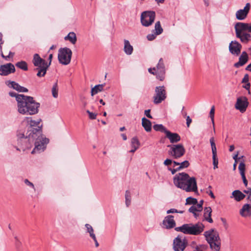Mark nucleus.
Returning a JSON list of instances; mask_svg holds the SVG:
<instances>
[{
    "label": "nucleus",
    "instance_id": "nucleus-7",
    "mask_svg": "<svg viewBox=\"0 0 251 251\" xmlns=\"http://www.w3.org/2000/svg\"><path fill=\"white\" fill-rule=\"evenodd\" d=\"M32 63L36 67L34 70L38 71L37 76L40 77L44 76L49 68L48 62L42 58L38 53H35L33 55Z\"/></svg>",
    "mask_w": 251,
    "mask_h": 251
},
{
    "label": "nucleus",
    "instance_id": "nucleus-49",
    "mask_svg": "<svg viewBox=\"0 0 251 251\" xmlns=\"http://www.w3.org/2000/svg\"><path fill=\"white\" fill-rule=\"evenodd\" d=\"M157 35L155 34H149L147 35V39L149 41H152L153 40H154L156 36Z\"/></svg>",
    "mask_w": 251,
    "mask_h": 251
},
{
    "label": "nucleus",
    "instance_id": "nucleus-64",
    "mask_svg": "<svg viewBox=\"0 0 251 251\" xmlns=\"http://www.w3.org/2000/svg\"><path fill=\"white\" fill-rule=\"evenodd\" d=\"M234 145H230L229 146V151L231 152L232 151L234 150Z\"/></svg>",
    "mask_w": 251,
    "mask_h": 251
},
{
    "label": "nucleus",
    "instance_id": "nucleus-41",
    "mask_svg": "<svg viewBox=\"0 0 251 251\" xmlns=\"http://www.w3.org/2000/svg\"><path fill=\"white\" fill-rule=\"evenodd\" d=\"M126 197V204L127 206H128L130 204L131 199H130V195L129 191L127 190L125 194Z\"/></svg>",
    "mask_w": 251,
    "mask_h": 251
},
{
    "label": "nucleus",
    "instance_id": "nucleus-31",
    "mask_svg": "<svg viewBox=\"0 0 251 251\" xmlns=\"http://www.w3.org/2000/svg\"><path fill=\"white\" fill-rule=\"evenodd\" d=\"M104 86V84H99L95 86L91 89V95L93 96L98 92L102 91L103 90Z\"/></svg>",
    "mask_w": 251,
    "mask_h": 251
},
{
    "label": "nucleus",
    "instance_id": "nucleus-23",
    "mask_svg": "<svg viewBox=\"0 0 251 251\" xmlns=\"http://www.w3.org/2000/svg\"><path fill=\"white\" fill-rule=\"evenodd\" d=\"M166 137L168 138L171 143H176L179 142L181 138L178 134L176 133H172L169 130L166 133Z\"/></svg>",
    "mask_w": 251,
    "mask_h": 251
},
{
    "label": "nucleus",
    "instance_id": "nucleus-18",
    "mask_svg": "<svg viewBox=\"0 0 251 251\" xmlns=\"http://www.w3.org/2000/svg\"><path fill=\"white\" fill-rule=\"evenodd\" d=\"M210 143L211 146L212 152V159L213 163L214 165V169L218 168V159L217 157V149L215 143L214 138L213 137H211L210 139Z\"/></svg>",
    "mask_w": 251,
    "mask_h": 251
},
{
    "label": "nucleus",
    "instance_id": "nucleus-52",
    "mask_svg": "<svg viewBox=\"0 0 251 251\" xmlns=\"http://www.w3.org/2000/svg\"><path fill=\"white\" fill-rule=\"evenodd\" d=\"M246 84L243 87L248 91V93H250L251 84L249 82L246 83Z\"/></svg>",
    "mask_w": 251,
    "mask_h": 251
},
{
    "label": "nucleus",
    "instance_id": "nucleus-20",
    "mask_svg": "<svg viewBox=\"0 0 251 251\" xmlns=\"http://www.w3.org/2000/svg\"><path fill=\"white\" fill-rule=\"evenodd\" d=\"M248 60V55L245 51H244L239 56L238 62L235 63L234 66L237 68L243 66L247 63Z\"/></svg>",
    "mask_w": 251,
    "mask_h": 251
},
{
    "label": "nucleus",
    "instance_id": "nucleus-25",
    "mask_svg": "<svg viewBox=\"0 0 251 251\" xmlns=\"http://www.w3.org/2000/svg\"><path fill=\"white\" fill-rule=\"evenodd\" d=\"M176 231H180L186 234L191 235V224H186L181 226L175 228Z\"/></svg>",
    "mask_w": 251,
    "mask_h": 251
},
{
    "label": "nucleus",
    "instance_id": "nucleus-50",
    "mask_svg": "<svg viewBox=\"0 0 251 251\" xmlns=\"http://www.w3.org/2000/svg\"><path fill=\"white\" fill-rule=\"evenodd\" d=\"M244 192L249 194L248 199L251 201V188H248L247 190L244 191Z\"/></svg>",
    "mask_w": 251,
    "mask_h": 251
},
{
    "label": "nucleus",
    "instance_id": "nucleus-19",
    "mask_svg": "<svg viewBox=\"0 0 251 251\" xmlns=\"http://www.w3.org/2000/svg\"><path fill=\"white\" fill-rule=\"evenodd\" d=\"M173 215H168L163 221V226L166 229H171L175 227L176 222Z\"/></svg>",
    "mask_w": 251,
    "mask_h": 251
},
{
    "label": "nucleus",
    "instance_id": "nucleus-15",
    "mask_svg": "<svg viewBox=\"0 0 251 251\" xmlns=\"http://www.w3.org/2000/svg\"><path fill=\"white\" fill-rule=\"evenodd\" d=\"M248 104L249 102L247 98L246 97H241L237 100L235 108L239 110L240 112H244L246 111Z\"/></svg>",
    "mask_w": 251,
    "mask_h": 251
},
{
    "label": "nucleus",
    "instance_id": "nucleus-11",
    "mask_svg": "<svg viewBox=\"0 0 251 251\" xmlns=\"http://www.w3.org/2000/svg\"><path fill=\"white\" fill-rule=\"evenodd\" d=\"M156 13L153 11H145L141 15V23L143 26L148 27L151 25L154 21Z\"/></svg>",
    "mask_w": 251,
    "mask_h": 251
},
{
    "label": "nucleus",
    "instance_id": "nucleus-28",
    "mask_svg": "<svg viewBox=\"0 0 251 251\" xmlns=\"http://www.w3.org/2000/svg\"><path fill=\"white\" fill-rule=\"evenodd\" d=\"M142 125L145 130L147 132H150L151 129V121L144 117L142 119Z\"/></svg>",
    "mask_w": 251,
    "mask_h": 251
},
{
    "label": "nucleus",
    "instance_id": "nucleus-17",
    "mask_svg": "<svg viewBox=\"0 0 251 251\" xmlns=\"http://www.w3.org/2000/svg\"><path fill=\"white\" fill-rule=\"evenodd\" d=\"M242 45L236 41H232L229 45V52L233 55L238 56L241 53Z\"/></svg>",
    "mask_w": 251,
    "mask_h": 251
},
{
    "label": "nucleus",
    "instance_id": "nucleus-22",
    "mask_svg": "<svg viewBox=\"0 0 251 251\" xmlns=\"http://www.w3.org/2000/svg\"><path fill=\"white\" fill-rule=\"evenodd\" d=\"M204 226L201 223L196 224H191V235H197L201 234L204 230Z\"/></svg>",
    "mask_w": 251,
    "mask_h": 251
},
{
    "label": "nucleus",
    "instance_id": "nucleus-38",
    "mask_svg": "<svg viewBox=\"0 0 251 251\" xmlns=\"http://www.w3.org/2000/svg\"><path fill=\"white\" fill-rule=\"evenodd\" d=\"M85 227L87 228V232L90 234V236L91 237H93V236H95V234L94 233V229L90 225L86 224L85 225Z\"/></svg>",
    "mask_w": 251,
    "mask_h": 251
},
{
    "label": "nucleus",
    "instance_id": "nucleus-8",
    "mask_svg": "<svg viewBox=\"0 0 251 251\" xmlns=\"http://www.w3.org/2000/svg\"><path fill=\"white\" fill-rule=\"evenodd\" d=\"M149 72L156 75V78L163 81L165 77L166 70L163 58H161L156 67L150 68Z\"/></svg>",
    "mask_w": 251,
    "mask_h": 251
},
{
    "label": "nucleus",
    "instance_id": "nucleus-47",
    "mask_svg": "<svg viewBox=\"0 0 251 251\" xmlns=\"http://www.w3.org/2000/svg\"><path fill=\"white\" fill-rule=\"evenodd\" d=\"M86 112L89 115V117L91 120H94L96 119L97 114L95 113H93L90 112L89 110H87Z\"/></svg>",
    "mask_w": 251,
    "mask_h": 251
},
{
    "label": "nucleus",
    "instance_id": "nucleus-53",
    "mask_svg": "<svg viewBox=\"0 0 251 251\" xmlns=\"http://www.w3.org/2000/svg\"><path fill=\"white\" fill-rule=\"evenodd\" d=\"M9 95L12 97H15L16 100H17V97H18L19 95H23V94H17L15 92H10L9 93Z\"/></svg>",
    "mask_w": 251,
    "mask_h": 251
},
{
    "label": "nucleus",
    "instance_id": "nucleus-12",
    "mask_svg": "<svg viewBox=\"0 0 251 251\" xmlns=\"http://www.w3.org/2000/svg\"><path fill=\"white\" fill-rule=\"evenodd\" d=\"M171 148L170 154L175 158H178L183 156L185 152L184 148L182 144L168 146Z\"/></svg>",
    "mask_w": 251,
    "mask_h": 251
},
{
    "label": "nucleus",
    "instance_id": "nucleus-26",
    "mask_svg": "<svg viewBox=\"0 0 251 251\" xmlns=\"http://www.w3.org/2000/svg\"><path fill=\"white\" fill-rule=\"evenodd\" d=\"M212 209L210 207H206L204 209L203 217L204 220L209 222L212 223L213 221L211 218Z\"/></svg>",
    "mask_w": 251,
    "mask_h": 251
},
{
    "label": "nucleus",
    "instance_id": "nucleus-2",
    "mask_svg": "<svg viewBox=\"0 0 251 251\" xmlns=\"http://www.w3.org/2000/svg\"><path fill=\"white\" fill-rule=\"evenodd\" d=\"M27 126V131L26 133V136L23 133H18V143L21 142H26L31 139L36 138L37 135L42 133V125L40 124L41 119H39L37 120H33L31 118L28 117L26 118Z\"/></svg>",
    "mask_w": 251,
    "mask_h": 251
},
{
    "label": "nucleus",
    "instance_id": "nucleus-10",
    "mask_svg": "<svg viewBox=\"0 0 251 251\" xmlns=\"http://www.w3.org/2000/svg\"><path fill=\"white\" fill-rule=\"evenodd\" d=\"M167 96V91L164 86H156L153 96V103L155 104L161 103L166 100Z\"/></svg>",
    "mask_w": 251,
    "mask_h": 251
},
{
    "label": "nucleus",
    "instance_id": "nucleus-14",
    "mask_svg": "<svg viewBox=\"0 0 251 251\" xmlns=\"http://www.w3.org/2000/svg\"><path fill=\"white\" fill-rule=\"evenodd\" d=\"M15 72V66L13 64L11 63L1 65L0 66V75L6 76L11 74L14 73Z\"/></svg>",
    "mask_w": 251,
    "mask_h": 251
},
{
    "label": "nucleus",
    "instance_id": "nucleus-37",
    "mask_svg": "<svg viewBox=\"0 0 251 251\" xmlns=\"http://www.w3.org/2000/svg\"><path fill=\"white\" fill-rule=\"evenodd\" d=\"M196 206H194V205L192 206L189 209V211L193 214L194 217L196 218H197L200 215V212H198V210L196 208Z\"/></svg>",
    "mask_w": 251,
    "mask_h": 251
},
{
    "label": "nucleus",
    "instance_id": "nucleus-60",
    "mask_svg": "<svg viewBox=\"0 0 251 251\" xmlns=\"http://www.w3.org/2000/svg\"><path fill=\"white\" fill-rule=\"evenodd\" d=\"M52 57H53L52 54L51 53V54H50L49 55V58H48L49 62V63H48V65H49V67L51 64V61H52Z\"/></svg>",
    "mask_w": 251,
    "mask_h": 251
},
{
    "label": "nucleus",
    "instance_id": "nucleus-24",
    "mask_svg": "<svg viewBox=\"0 0 251 251\" xmlns=\"http://www.w3.org/2000/svg\"><path fill=\"white\" fill-rule=\"evenodd\" d=\"M240 214L243 217L251 216V204H245L240 210Z\"/></svg>",
    "mask_w": 251,
    "mask_h": 251
},
{
    "label": "nucleus",
    "instance_id": "nucleus-16",
    "mask_svg": "<svg viewBox=\"0 0 251 251\" xmlns=\"http://www.w3.org/2000/svg\"><path fill=\"white\" fill-rule=\"evenodd\" d=\"M251 8V4L250 3H247L246 6L243 9H239L236 12V18L238 20H245L250 11Z\"/></svg>",
    "mask_w": 251,
    "mask_h": 251
},
{
    "label": "nucleus",
    "instance_id": "nucleus-29",
    "mask_svg": "<svg viewBox=\"0 0 251 251\" xmlns=\"http://www.w3.org/2000/svg\"><path fill=\"white\" fill-rule=\"evenodd\" d=\"M232 196L237 201H239L245 198V195L239 190L234 191L232 192Z\"/></svg>",
    "mask_w": 251,
    "mask_h": 251
},
{
    "label": "nucleus",
    "instance_id": "nucleus-43",
    "mask_svg": "<svg viewBox=\"0 0 251 251\" xmlns=\"http://www.w3.org/2000/svg\"><path fill=\"white\" fill-rule=\"evenodd\" d=\"M214 112H215V108H214V106H213L212 107V108H211V110H210V111L209 113V115H210V117L211 119V121H212V122L214 127Z\"/></svg>",
    "mask_w": 251,
    "mask_h": 251
},
{
    "label": "nucleus",
    "instance_id": "nucleus-13",
    "mask_svg": "<svg viewBox=\"0 0 251 251\" xmlns=\"http://www.w3.org/2000/svg\"><path fill=\"white\" fill-rule=\"evenodd\" d=\"M188 244L187 241L182 239V237L178 235L173 242V249L175 251H183Z\"/></svg>",
    "mask_w": 251,
    "mask_h": 251
},
{
    "label": "nucleus",
    "instance_id": "nucleus-27",
    "mask_svg": "<svg viewBox=\"0 0 251 251\" xmlns=\"http://www.w3.org/2000/svg\"><path fill=\"white\" fill-rule=\"evenodd\" d=\"M133 50V47L127 40H124V51L127 55H130Z\"/></svg>",
    "mask_w": 251,
    "mask_h": 251
},
{
    "label": "nucleus",
    "instance_id": "nucleus-5",
    "mask_svg": "<svg viewBox=\"0 0 251 251\" xmlns=\"http://www.w3.org/2000/svg\"><path fill=\"white\" fill-rule=\"evenodd\" d=\"M236 37L242 43L247 44L251 39V23L238 22L235 25Z\"/></svg>",
    "mask_w": 251,
    "mask_h": 251
},
{
    "label": "nucleus",
    "instance_id": "nucleus-61",
    "mask_svg": "<svg viewBox=\"0 0 251 251\" xmlns=\"http://www.w3.org/2000/svg\"><path fill=\"white\" fill-rule=\"evenodd\" d=\"M94 241L95 243V246L96 247H98L99 246V244L97 241V240L96 239V236H93V237H91Z\"/></svg>",
    "mask_w": 251,
    "mask_h": 251
},
{
    "label": "nucleus",
    "instance_id": "nucleus-56",
    "mask_svg": "<svg viewBox=\"0 0 251 251\" xmlns=\"http://www.w3.org/2000/svg\"><path fill=\"white\" fill-rule=\"evenodd\" d=\"M178 212V210L175 208H171L167 211V214L175 213Z\"/></svg>",
    "mask_w": 251,
    "mask_h": 251
},
{
    "label": "nucleus",
    "instance_id": "nucleus-9",
    "mask_svg": "<svg viewBox=\"0 0 251 251\" xmlns=\"http://www.w3.org/2000/svg\"><path fill=\"white\" fill-rule=\"evenodd\" d=\"M72 55V51L69 48L67 47L60 48L58 50V61L60 63L67 65L70 63Z\"/></svg>",
    "mask_w": 251,
    "mask_h": 251
},
{
    "label": "nucleus",
    "instance_id": "nucleus-54",
    "mask_svg": "<svg viewBox=\"0 0 251 251\" xmlns=\"http://www.w3.org/2000/svg\"><path fill=\"white\" fill-rule=\"evenodd\" d=\"M192 122V119L190 118V116H187L186 117V125L187 127H189L190 124Z\"/></svg>",
    "mask_w": 251,
    "mask_h": 251
},
{
    "label": "nucleus",
    "instance_id": "nucleus-6",
    "mask_svg": "<svg viewBox=\"0 0 251 251\" xmlns=\"http://www.w3.org/2000/svg\"><path fill=\"white\" fill-rule=\"evenodd\" d=\"M203 235L213 251H221V239L217 231L210 229L205 231Z\"/></svg>",
    "mask_w": 251,
    "mask_h": 251
},
{
    "label": "nucleus",
    "instance_id": "nucleus-58",
    "mask_svg": "<svg viewBox=\"0 0 251 251\" xmlns=\"http://www.w3.org/2000/svg\"><path fill=\"white\" fill-rule=\"evenodd\" d=\"M150 111H151V110L150 109L146 110L145 111V114L146 115V116L147 117H148L149 118H152V116L150 114Z\"/></svg>",
    "mask_w": 251,
    "mask_h": 251
},
{
    "label": "nucleus",
    "instance_id": "nucleus-44",
    "mask_svg": "<svg viewBox=\"0 0 251 251\" xmlns=\"http://www.w3.org/2000/svg\"><path fill=\"white\" fill-rule=\"evenodd\" d=\"M189 165L190 164L189 161L185 160L180 164V166L178 167V169L180 170L182 168H187Z\"/></svg>",
    "mask_w": 251,
    "mask_h": 251
},
{
    "label": "nucleus",
    "instance_id": "nucleus-40",
    "mask_svg": "<svg viewBox=\"0 0 251 251\" xmlns=\"http://www.w3.org/2000/svg\"><path fill=\"white\" fill-rule=\"evenodd\" d=\"M186 204H196L197 203V200L192 197H188L186 199Z\"/></svg>",
    "mask_w": 251,
    "mask_h": 251
},
{
    "label": "nucleus",
    "instance_id": "nucleus-4",
    "mask_svg": "<svg viewBox=\"0 0 251 251\" xmlns=\"http://www.w3.org/2000/svg\"><path fill=\"white\" fill-rule=\"evenodd\" d=\"M35 140V147L31 153H40L43 151L46 148L47 144L49 143V139L46 138L42 133L37 135L36 138L27 141L26 142H21L18 143L21 146L23 151L28 149L31 148V142Z\"/></svg>",
    "mask_w": 251,
    "mask_h": 251
},
{
    "label": "nucleus",
    "instance_id": "nucleus-45",
    "mask_svg": "<svg viewBox=\"0 0 251 251\" xmlns=\"http://www.w3.org/2000/svg\"><path fill=\"white\" fill-rule=\"evenodd\" d=\"M212 186L209 185L208 188L206 189V193L208 194L210 197L212 199H215V196L213 194V193L212 192Z\"/></svg>",
    "mask_w": 251,
    "mask_h": 251
},
{
    "label": "nucleus",
    "instance_id": "nucleus-62",
    "mask_svg": "<svg viewBox=\"0 0 251 251\" xmlns=\"http://www.w3.org/2000/svg\"><path fill=\"white\" fill-rule=\"evenodd\" d=\"M169 170H170L171 171L172 174H174L176 171H179L180 170L178 169V168H176V169H169Z\"/></svg>",
    "mask_w": 251,
    "mask_h": 251
},
{
    "label": "nucleus",
    "instance_id": "nucleus-46",
    "mask_svg": "<svg viewBox=\"0 0 251 251\" xmlns=\"http://www.w3.org/2000/svg\"><path fill=\"white\" fill-rule=\"evenodd\" d=\"M14 55V53L10 51L9 54L7 56L4 55L3 52H1V57L6 60H8V59L10 57L12 58Z\"/></svg>",
    "mask_w": 251,
    "mask_h": 251
},
{
    "label": "nucleus",
    "instance_id": "nucleus-63",
    "mask_svg": "<svg viewBox=\"0 0 251 251\" xmlns=\"http://www.w3.org/2000/svg\"><path fill=\"white\" fill-rule=\"evenodd\" d=\"M245 69L247 71L251 72V63L246 67Z\"/></svg>",
    "mask_w": 251,
    "mask_h": 251
},
{
    "label": "nucleus",
    "instance_id": "nucleus-48",
    "mask_svg": "<svg viewBox=\"0 0 251 251\" xmlns=\"http://www.w3.org/2000/svg\"><path fill=\"white\" fill-rule=\"evenodd\" d=\"M24 182L26 185L31 187L34 189V191H35L36 190L34 185L32 182H30L27 179H25Z\"/></svg>",
    "mask_w": 251,
    "mask_h": 251
},
{
    "label": "nucleus",
    "instance_id": "nucleus-33",
    "mask_svg": "<svg viewBox=\"0 0 251 251\" xmlns=\"http://www.w3.org/2000/svg\"><path fill=\"white\" fill-rule=\"evenodd\" d=\"M154 31L156 35H160L163 32V30L160 21H158L155 24Z\"/></svg>",
    "mask_w": 251,
    "mask_h": 251
},
{
    "label": "nucleus",
    "instance_id": "nucleus-1",
    "mask_svg": "<svg viewBox=\"0 0 251 251\" xmlns=\"http://www.w3.org/2000/svg\"><path fill=\"white\" fill-rule=\"evenodd\" d=\"M17 110L22 115H32L38 112L40 103L30 96L19 95L17 97Z\"/></svg>",
    "mask_w": 251,
    "mask_h": 251
},
{
    "label": "nucleus",
    "instance_id": "nucleus-51",
    "mask_svg": "<svg viewBox=\"0 0 251 251\" xmlns=\"http://www.w3.org/2000/svg\"><path fill=\"white\" fill-rule=\"evenodd\" d=\"M249 75L248 74H246L244 75V78L242 79V83H248V82H249Z\"/></svg>",
    "mask_w": 251,
    "mask_h": 251
},
{
    "label": "nucleus",
    "instance_id": "nucleus-3",
    "mask_svg": "<svg viewBox=\"0 0 251 251\" xmlns=\"http://www.w3.org/2000/svg\"><path fill=\"white\" fill-rule=\"evenodd\" d=\"M174 183L177 187L186 192H196L198 188L195 177H190L185 173H179L174 178Z\"/></svg>",
    "mask_w": 251,
    "mask_h": 251
},
{
    "label": "nucleus",
    "instance_id": "nucleus-32",
    "mask_svg": "<svg viewBox=\"0 0 251 251\" xmlns=\"http://www.w3.org/2000/svg\"><path fill=\"white\" fill-rule=\"evenodd\" d=\"M153 128L154 130L157 131H160L161 132H164L165 134L168 131V130H167L164 126H163L161 124H156L154 125L153 126Z\"/></svg>",
    "mask_w": 251,
    "mask_h": 251
},
{
    "label": "nucleus",
    "instance_id": "nucleus-34",
    "mask_svg": "<svg viewBox=\"0 0 251 251\" xmlns=\"http://www.w3.org/2000/svg\"><path fill=\"white\" fill-rule=\"evenodd\" d=\"M51 94L54 98H57L58 96V87L57 81L53 85L51 89Z\"/></svg>",
    "mask_w": 251,
    "mask_h": 251
},
{
    "label": "nucleus",
    "instance_id": "nucleus-59",
    "mask_svg": "<svg viewBox=\"0 0 251 251\" xmlns=\"http://www.w3.org/2000/svg\"><path fill=\"white\" fill-rule=\"evenodd\" d=\"M241 176H242V178L243 179V181L244 184H245V185L246 186H247V185H248V181H247V179L246 178L245 175Z\"/></svg>",
    "mask_w": 251,
    "mask_h": 251
},
{
    "label": "nucleus",
    "instance_id": "nucleus-30",
    "mask_svg": "<svg viewBox=\"0 0 251 251\" xmlns=\"http://www.w3.org/2000/svg\"><path fill=\"white\" fill-rule=\"evenodd\" d=\"M64 39L65 40L69 41L72 44H75L76 42V34L74 32H70L67 36L65 37Z\"/></svg>",
    "mask_w": 251,
    "mask_h": 251
},
{
    "label": "nucleus",
    "instance_id": "nucleus-35",
    "mask_svg": "<svg viewBox=\"0 0 251 251\" xmlns=\"http://www.w3.org/2000/svg\"><path fill=\"white\" fill-rule=\"evenodd\" d=\"M16 66L24 71H27L28 70L27 64L24 61L17 62L16 64Z\"/></svg>",
    "mask_w": 251,
    "mask_h": 251
},
{
    "label": "nucleus",
    "instance_id": "nucleus-42",
    "mask_svg": "<svg viewBox=\"0 0 251 251\" xmlns=\"http://www.w3.org/2000/svg\"><path fill=\"white\" fill-rule=\"evenodd\" d=\"M207 246L205 245H199L197 246L195 249L194 251H205L207 249Z\"/></svg>",
    "mask_w": 251,
    "mask_h": 251
},
{
    "label": "nucleus",
    "instance_id": "nucleus-36",
    "mask_svg": "<svg viewBox=\"0 0 251 251\" xmlns=\"http://www.w3.org/2000/svg\"><path fill=\"white\" fill-rule=\"evenodd\" d=\"M132 148H139L140 147V142L137 137H134L132 138L131 141Z\"/></svg>",
    "mask_w": 251,
    "mask_h": 251
},
{
    "label": "nucleus",
    "instance_id": "nucleus-21",
    "mask_svg": "<svg viewBox=\"0 0 251 251\" xmlns=\"http://www.w3.org/2000/svg\"><path fill=\"white\" fill-rule=\"evenodd\" d=\"M6 85L10 88H13L20 92H27L28 89L24 87L21 86L18 83L13 81H7Z\"/></svg>",
    "mask_w": 251,
    "mask_h": 251
},
{
    "label": "nucleus",
    "instance_id": "nucleus-39",
    "mask_svg": "<svg viewBox=\"0 0 251 251\" xmlns=\"http://www.w3.org/2000/svg\"><path fill=\"white\" fill-rule=\"evenodd\" d=\"M241 176L245 175V164L243 162H241L238 167Z\"/></svg>",
    "mask_w": 251,
    "mask_h": 251
},
{
    "label": "nucleus",
    "instance_id": "nucleus-55",
    "mask_svg": "<svg viewBox=\"0 0 251 251\" xmlns=\"http://www.w3.org/2000/svg\"><path fill=\"white\" fill-rule=\"evenodd\" d=\"M194 206H196V208L198 210V212H201L202 210V206L201 205V204H198V203L194 205Z\"/></svg>",
    "mask_w": 251,
    "mask_h": 251
},
{
    "label": "nucleus",
    "instance_id": "nucleus-57",
    "mask_svg": "<svg viewBox=\"0 0 251 251\" xmlns=\"http://www.w3.org/2000/svg\"><path fill=\"white\" fill-rule=\"evenodd\" d=\"M172 160H171L170 159H167L165 160L164 164L166 166H168V165H171L172 164Z\"/></svg>",
    "mask_w": 251,
    "mask_h": 251
}]
</instances>
